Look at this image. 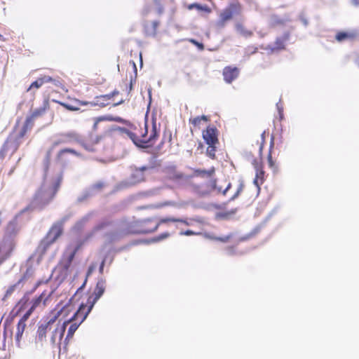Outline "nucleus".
Returning a JSON list of instances; mask_svg holds the SVG:
<instances>
[{
  "label": "nucleus",
  "instance_id": "1",
  "mask_svg": "<svg viewBox=\"0 0 359 359\" xmlns=\"http://www.w3.org/2000/svg\"><path fill=\"white\" fill-rule=\"evenodd\" d=\"M68 307H63L59 311H54L48 317L47 322L39 327L37 333L40 341L45 339L48 335L51 344L60 345L66 330V326L70 321L74 320L80 315V312H76L67 318Z\"/></svg>",
  "mask_w": 359,
  "mask_h": 359
},
{
  "label": "nucleus",
  "instance_id": "2",
  "mask_svg": "<svg viewBox=\"0 0 359 359\" xmlns=\"http://www.w3.org/2000/svg\"><path fill=\"white\" fill-rule=\"evenodd\" d=\"M60 182V176L53 179L46 177L43 184L35 194L33 205L39 208H42L46 205L55 196Z\"/></svg>",
  "mask_w": 359,
  "mask_h": 359
},
{
  "label": "nucleus",
  "instance_id": "3",
  "mask_svg": "<svg viewBox=\"0 0 359 359\" xmlns=\"http://www.w3.org/2000/svg\"><path fill=\"white\" fill-rule=\"evenodd\" d=\"M16 229L15 222L8 224L6 232L9 235H6L3 241L0 243V264L8 257L13 248V241L11 233H14Z\"/></svg>",
  "mask_w": 359,
  "mask_h": 359
},
{
  "label": "nucleus",
  "instance_id": "4",
  "mask_svg": "<svg viewBox=\"0 0 359 359\" xmlns=\"http://www.w3.org/2000/svg\"><path fill=\"white\" fill-rule=\"evenodd\" d=\"M63 221L55 223L48 231L46 236L41 241L38 247L41 254H44L49 246L53 244L62 233Z\"/></svg>",
  "mask_w": 359,
  "mask_h": 359
},
{
  "label": "nucleus",
  "instance_id": "5",
  "mask_svg": "<svg viewBox=\"0 0 359 359\" xmlns=\"http://www.w3.org/2000/svg\"><path fill=\"white\" fill-rule=\"evenodd\" d=\"M145 133L142 135V137H137L135 134L128 130H124V131L135 145L140 147L147 148L153 144V140L156 137V125L154 124L151 133L148 139L146 137V134L147 133V125H145Z\"/></svg>",
  "mask_w": 359,
  "mask_h": 359
},
{
  "label": "nucleus",
  "instance_id": "6",
  "mask_svg": "<svg viewBox=\"0 0 359 359\" xmlns=\"http://www.w3.org/2000/svg\"><path fill=\"white\" fill-rule=\"evenodd\" d=\"M145 133L142 135V137H137L135 134L128 130H124V131L135 145L140 147L147 148L153 144V140L156 137V125L154 124L151 133L148 139L146 137V134L147 133V125H145Z\"/></svg>",
  "mask_w": 359,
  "mask_h": 359
},
{
  "label": "nucleus",
  "instance_id": "7",
  "mask_svg": "<svg viewBox=\"0 0 359 359\" xmlns=\"http://www.w3.org/2000/svg\"><path fill=\"white\" fill-rule=\"evenodd\" d=\"M79 245L76 243L70 244L66 249L63 258L61 262V264L63 269L65 271V275H67V271L71 265V263L74 257V255L78 250Z\"/></svg>",
  "mask_w": 359,
  "mask_h": 359
},
{
  "label": "nucleus",
  "instance_id": "8",
  "mask_svg": "<svg viewBox=\"0 0 359 359\" xmlns=\"http://www.w3.org/2000/svg\"><path fill=\"white\" fill-rule=\"evenodd\" d=\"M85 309L86 308L83 305L81 306L79 309L76 311V312L81 311L80 315L77 318H76L74 320H72V321H70L69 323H72V324L67 331L66 339H70L73 337L74 332L78 329L80 324L86 318L89 312L88 311L84 312Z\"/></svg>",
  "mask_w": 359,
  "mask_h": 359
},
{
  "label": "nucleus",
  "instance_id": "9",
  "mask_svg": "<svg viewBox=\"0 0 359 359\" xmlns=\"http://www.w3.org/2000/svg\"><path fill=\"white\" fill-rule=\"evenodd\" d=\"M241 12L239 4H231L220 14V23L224 25L225 22L231 20L233 15H238Z\"/></svg>",
  "mask_w": 359,
  "mask_h": 359
},
{
  "label": "nucleus",
  "instance_id": "10",
  "mask_svg": "<svg viewBox=\"0 0 359 359\" xmlns=\"http://www.w3.org/2000/svg\"><path fill=\"white\" fill-rule=\"evenodd\" d=\"M154 168L151 165H145L139 168H135L131 175V184L141 182L145 179L146 173H151Z\"/></svg>",
  "mask_w": 359,
  "mask_h": 359
},
{
  "label": "nucleus",
  "instance_id": "11",
  "mask_svg": "<svg viewBox=\"0 0 359 359\" xmlns=\"http://www.w3.org/2000/svg\"><path fill=\"white\" fill-rule=\"evenodd\" d=\"M217 191L218 193L222 191V188L216 185L215 181H210L208 184L198 187L196 191L201 196L209 195L212 191Z\"/></svg>",
  "mask_w": 359,
  "mask_h": 359
},
{
  "label": "nucleus",
  "instance_id": "12",
  "mask_svg": "<svg viewBox=\"0 0 359 359\" xmlns=\"http://www.w3.org/2000/svg\"><path fill=\"white\" fill-rule=\"evenodd\" d=\"M52 293L53 291L48 293L43 292L39 297L33 300L32 305L29 309L33 311L37 307H42L48 304Z\"/></svg>",
  "mask_w": 359,
  "mask_h": 359
},
{
  "label": "nucleus",
  "instance_id": "13",
  "mask_svg": "<svg viewBox=\"0 0 359 359\" xmlns=\"http://www.w3.org/2000/svg\"><path fill=\"white\" fill-rule=\"evenodd\" d=\"M203 137L205 142L211 146L215 145L217 142L216 135V129L208 127L206 130L203 131Z\"/></svg>",
  "mask_w": 359,
  "mask_h": 359
},
{
  "label": "nucleus",
  "instance_id": "14",
  "mask_svg": "<svg viewBox=\"0 0 359 359\" xmlns=\"http://www.w3.org/2000/svg\"><path fill=\"white\" fill-rule=\"evenodd\" d=\"M239 70L236 67H227L223 70L224 79L227 83H231L238 76Z\"/></svg>",
  "mask_w": 359,
  "mask_h": 359
},
{
  "label": "nucleus",
  "instance_id": "15",
  "mask_svg": "<svg viewBox=\"0 0 359 359\" xmlns=\"http://www.w3.org/2000/svg\"><path fill=\"white\" fill-rule=\"evenodd\" d=\"M105 290V283L104 280H100L97 282L95 291L94 294L95 297L93 299V302L91 303V305L88 309V311L90 312L92 307L93 306V304L100 299V297L103 294Z\"/></svg>",
  "mask_w": 359,
  "mask_h": 359
},
{
  "label": "nucleus",
  "instance_id": "16",
  "mask_svg": "<svg viewBox=\"0 0 359 359\" xmlns=\"http://www.w3.org/2000/svg\"><path fill=\"white\" fill-rule=\"evenodd\" d=\"M62 142L65 143L80 142L81 137L75 132H69L60 135Z\"/></svg>",
  "mask_w": 359,
  "mask_h": 359
},
{
  "label": "nucleus",
  "instance_id": "17",
  "mask_svg": "<svg viewBox=\"0 0 359 359\" xmlns=\"http://www.w3.org/2000/svg\"><path fill=\"white\" fill-rule=\"evenodd\" d=\"M12 149L13 151H15L17 149V146L15 143L11 140H7L5 144H4L2 149L0 151V159H4L6 152L10 149Z\"/></svg>",
  "mask_w": 359,
  "mask_h": 359
},
{
  "label": "nucleus",
  "instance_id": "18",
  "mask_svg": "<svg viewBox=\"0 0 359 359\" xmlns=\"http://www.w3.org/2000/svg\"><path fill=\"white\" fill-rule=\"evenodd\" d=\"M25 327H26V323H24L22 322H18V323L17 325L16 332H15V340L18 345L20 344V339L22 338V336L25 331Z\"/></svg>",
  "mask_w": 359,
  "mask_h": 359
},
{
  "label": "nucleus",
  "instance_id": "19",
  "mask_svg": "<svg viewBox=\"0 0 359 359\" xmlns=\"http://www.w3.org/2000/svg\"><path fill=\"white\" fill-rule=\"evenodd\" d=\"M236 32L244 37H249L252 36V32L246 29L242 25L238 23L236 25Z\"/></svg>",
  "mask_w": 359,
  "mask_h": 359
},
{
  "label": "nucleus",
  "instance_id": "20",
  "mask_svg": "<svg viewBox=\"0 0 359 359\" xmlns=\"http://www.w3.org/2000/svg\"><path fill=\"white\" fill-rule=\"evenodd\" d=\"M263 175L264 171L259 169L257 167L256 168V175L254 180V184L259 187L261 184L263 182Z\"/></svg>",
  "mask_w": 359,
  "mask_h": 359
},
{
  "label": "nucleus",
  "instance_id": "21",
  "mask_svg": "<svg viewBox=\"0 0 359 359\" xmlns=\"http://www.w3.org/2000/svg\"><path fill=\"white\" fill-rule=\"evenodd\" d=\"M183 222V223H185L187 225H189V223L186 222L185 221L182 220V219H175L174 217H167V218H163L160 220V222L155 226V227L154 228L153 230H151V231H156L158 226L161 224H163V223H165V222Z\"/></svg>",
  "mask_w": 359,
  "mask_h": 359
},
{
  "label": "nucleus",
  "instance_id": "22",
  "mask_svg": "<svg viewBox=\"0 0 359 359\" xmlns=\"http://www.w3.org/2000/svg\"><path fill=\"white\" fill-rule=\"evenodd\" d=\"M40 79L41 80L43 85L48 82L53 83L56 86H60L61 85L60 80L53 79L49 76H43L40 77Z\"/></svg>",
  "mask_w": 359,
  "mask_h": 359
},
{
  "label": "nucleus",
  "instance_id": "23",
  "mask_svg": "<svg viewBox=\"0 0 359 359\" xmlns=\"http://www.w3.org/2000/svg\"><path fill=\"white\" fill-rule=\"evenodd\" d=\"M100 97L101 95L96 97L94 101L90 102V106H98L100 107H105L108 104L109 101H103V99H100Z\"/></svg>",
  "mask_w": 359,
  "mask_h": 359
},
{
  "label": "nucleus",
  "instance_id": "24",
  "mask_svg": "<svg viewBox=\"0 0 359 359\" xmlns=\"http://www.w3.org/2000/svg\"><path fill=\"white\" fill-rule=\"evenodd\" d=\"M193 8H196L199 11H205V12H207V13H210L211 12V10L210 8L205 6V5H201V4H192L191 5L189 6V9H193Z\"/></svg>",
  "mask_w": 359,
  "mask_h": 359
},
{
  "label": "nucleus",
  "instance_id": "25",
  "mask_svg": "<svg viewBox=\"0 0 359 359\" xmlns=\"http://www.w3.org/2000/svg\"><path fill=\"white\" fill-rule=\"evenodd\" d=\"M208 120L206 116H196L192 119H190V122L195 126H200L202 121H207Z\"/></svg>",
  "mask_w": 359,
  "mask_h": 359
},
{
  "label": "nucleus",
  "instance_id": "26",
  "mask_svg": "<svg viewBox=\"0 0 359 359\" xmlns=\"http://www.w3.org/2000/svg\"><path fill=\"white\" fill-rule=\"evenodd\" d=\"M215 172L214 168H212L209 170H198L196 171V173L197 175H201L203 177H210Z\"/></svg>",
  "mask_w": 359,
  "mask_h": 359
},
{
  "label": "nucleus",
  "instance_id": "27",
  "mask_svg": "<svg viewBox=\"0 0 359 359\" xmlns=\"http://www.w3.org/2000/svg\"><path fill=\"white\" fill-rule=\"evenodd\" d=\"M349 38H351V34H348V33H346V32L339 33L336 36V39L338 41H344V40H345L346 39H349Z\"/></svg>",
  "mask_w": 359,
  "mask_h": 359
},
{
  "label": "nucleus",
  "instance_id": "28",
  "mask_svg": "<svg viewBox=\"0 0 359 359\" xmlns=\"http://www.w3.org/2000/svg\"><path fill=\"white\" fill-rule=\"evenodd\" d=\"M118 93V90H114L111 93L101 95L100 99H103V101H109L113 97Z\"/></svg>",
  "mask_w": 359,
  "mask_h": 359
},
{
  "label": "nucleus",
  "instance_id": "29",
  "mask_svg": "<svg viewBox=\"0 0 359 359\" xmlns=\"http://www.w3.org/2000/svg\"><path fill=\"white\" fill-rule=\"evenodd\" d=\"M206 236L208 238H210V239H213V240L219 241H221V242H223V243H226L231 237V235H228V236H224V237H214V236H212L210 235H207Z\"/></svg>",
  "mask_w": 359,
  "mask_h": 359
},
{
  "label": "nucleus",
  "instance_id": "30",
  "mask_svg": "<svg viewBox=\"0 0 359 359\" xmlns=\"http://www.w3.org/2000/svg\"><path fill=\"white\" fill-rule=\"evenodd\" d=\"M43 85V83L40 78H39L36 81H34L29 86L28 90H31L33 88H39Z\"/></svg>",
  "mask_w": 359,
  "mask_h": 359
},
{
  "label": "nucleus",
  "instance_id": "31",
  "mask_svg": "<svg viewBox=\"0 0 359 359\" xmlns=\"http://www.w3.org/2000/svg\"><path fill=\"white\" fill-rule=\"evenodd\" d=\"M38 115H39V113L36 111V112H34L31 116L27 118L25 128H27L29 126V125L32 123L33 119L35 117H36Z\"/></svg>",
  "mask_w": 359,
  "mask_h": 359
},
{
  "label": "nucleus",
  "instance_id": "32",
  "mask_svg": "<svg viewBox=\"0 0 359 359\" xmlns=\"http://www.w3.org/2000/svg\"><path fill=\"white\" fill-rule=\"evenodd\" d=\"M168 236H169V233H163L161 235H160L158 236H156L154 238H153L151 240V242H158V241H162L164 238H168Z\"/></svg>",
  "mask_w": 359,
  "mask_h": 359
},
{
  "label": "nucleus",
  "instance_id": "33",
  "mask_svg": "<svg viewBox=\"0 0 359 359\" xmlns=\"http://www.w3.org/2000/svg\"><path fill=\"white\" fill-rule=\"evenodd\" d=\"M215 145H208V147L207 149V154H208V156L211 158H214L215 157Z\"/></svg>",
  "mask_w": 359,
  "mask_h": 359
},
{
  "label": "nucleus",
  "instance_id": "34",
  "mask_svg": "<svg viewBox=\"0 0 359 359\" xmlns=\"http://www.w3.org/2000/svg\"><path fill=\"white\" fill-rule=\"evenodd\" d=\"M32 313V309H29V310L24 314V316L21 318L19 322H22L26 323L27 320L29 318V316Z\"/></svg>",
  "mask_w": 359,
  "mask_h": 359
},
{
  "label": "nucleus",
  "instance_id": "35",
  "mask_svg": "<svg viewBox=\"0 0 359 359\" xmlns=\"http://www.w3.org/2000/svg\"><path fill=\"white\" fill-rule=\"evenodd\" d=\"M283 41L280 39H278L276 41V47L272 48V50L274 49H281L283 48Z\"/></svg>",
  "mask_w": 359,
  "mask_h": 359
},
{
  "label": "nucleus",
  "instance_id": "36",
  "mask_svg": "<svg viewBox=\"0 0 359 359\" xmlns=\"http://www.w3.org/2000/svg\"><path fill=\"white\" fill-rule=\"evenodd\" d=\"M65 144L64 142H62V138H61V136L60 135L58 137V138H57L56 140H55L53 142V144H52V147L51 149H53L54 147L58 146L59 144Z\"/></svg>",
  "mask_w": 359,
  "mask_h": 359
},
{
  "label": "nucleus",
  "instance_id": "37",
  "mask_svg": "<svg viewBox=\"0 0 359 359\" xmlns=\"http://www.w3.org/2000/svg\"><path fill=\"white\" fill-rule=\"evenodd\" d=\"M101 120H106V121H119L121 120L120 118H114L111 116H107L105 117H103L101 118Z\"/></svg>",
  "mask_w": 359,
  "mask_h": 359
},
{
  "label": "nucleus",
  "instance_id": "38",
  "mask_svg": "<svg viewBox=\"0 0 359 359\" xmlns=\"http://www.w3.org/2000/svg\"><path fill=\"white\" fill-rule=\"evenodd\" d=\"M66 152L71 153V154H75V155L77 154L76 151L75 150H74V149H62V150H61L60 151L59 154L62 155L63 153H66Z\"/></svg>",
  "mask_w": 359,
  "mask_h": 359
},
{
  "label": "nucleus",
  "instance_id": "39",
  "mask_svg": "<svg viewBox=\"0 0 359 359\" xmlns=\"http://www.w3.org/2000/svg\"><path fill=\"white\" fill-rule=\"evenodd\" d=\"M243 189V185L241 184L239 188L238 189L236 193L231 198V201H233L236 198L238 197V196L239 195V194L241 193V191H242Z\"/></svg>",
  "mask_w": 359,
  "mask_h": 359
},
{
  "label": "nucleus",
  "instance_id": "40",
  "mask_svg": "<svg viewBox=\"0 0 359 359\" xmlns=\"http://www.w3.org/2000/svg\"><path fill=\"white\" fill-rule=\"evenodd\" d=\"M180 234L181 235H184V236H191V235H194V234H196V233H194V231H191V230H187L186 231L180 232Z\"/></svg>",
  "mask_w": 359,
  "mask_h": 359
},
{
  "label": "nucleus",
  "instance_id": "41",
  "mask_svg": "<svg viewBox=\"0 0 359 359\" xmlns=\"http://www.w3.org/2000/svg\"><path fill=\"white\" fill-rule=\"evenodd\" d=\"M62 105H63L65 108H67V109H69V110H71V111H76V110H78V109H78V108H76V107H73V106H72V105H69V104H62Z\"/></svg>",
  "mask_w": 359,
  "mask_h": 359
},
{
  "label": "nucleus",
  "instance_id": "42",
  "mask_svg": "<svg viewBox=\"0 0 359 359\" xmlns=\"http://www.w3.org/2000/svg\"><path fill=\"white\" fill-rule=\"evenodd\" d=\"M88 218L87 217L83 218L80 222H79L77 224H76V227H77L78 229L80 228V225H81L83 223H84L86 221H87Z\"/></svg>",
  "mask_w": 359,
  "mask_h": 359
},
{
  "label": "nucleus",
  "instance_id": "43",
  "mask_svg": "<svg viewBox=\"0 0 359 359\" xmlns=\"http://www.w3.org/2000/svg\"><path fill=\"white\" fill-rule=\"evenodd\" d=\"M15 287V285H13V286H11L6 292V294L8 295V294H11L13 291L14 290Z\"/></svg>",
  "mask_w": 359,
  "mask_h": 359
},
{
  "label": "nucleus",
  "instance_id": "44",
  "mask_svg": "<svg viewBox=\"0 0 359 359\" xmlns=\"http://www.w3.org/2000/svg\"><path fill=\"white\" fill-rule=\"evenodd\" d=\"M276 107H277V109H278V110L279 111V114L281 115L283 107H281L280 103H277Z\"/></svg>",
  "mask_w": 359,
  "mask_h": 359
},
{
  "label": "nucleus",
  "instance_id": "45",
  "mask_svg": "<svg viewBox=\"0 0 359 359\" xmlns=\"http://www.w3.org/2000/svg\"><path fill=\"white\" fill-rule=\"evenodd\" d=\"M105 225V223H101L100 224L97 225L95 228V231H97L101 228H102Z\"/></svg>",
  "mask_w": 359,
  "mask_h": 359
},
{
  "label": "nucleus",
  "instance_id": "46",
  "mask_svg": "<svg viewBox=\"0 0 359 359\" xmlns=\"http://www.w3.org/2000/svg\"><path fill=\"white\" fill-rule=\"evenodd\" d=\"M230 187H231V184L229 183L227 187H226V189L223 191V194H225L226 193V191L229 189Z\"/></svg>",
  "mask_w": 359,
  "mask_h": 359
},
{
  "label": "nucleus",
  "instance_id": "47",
  "mask_svg": "<svg viewBox=\"0 0 359 359\" xmlns=\"http://www.w3.org/2000/svg\"><path fill=\"white\" fill-rule=\"evenodd\" d=\"M301 20H302V23H303L305 26H306V25H307L308 22H307V20H306L305 18H301Z\"/></svg>",
  "mask_w": 359,
  "mask_h": 359
},
{
  "label": "nucleus",
  "instance_id": "48",
  "mask_svg": "<svg viewBox=\"0 0 359 359\" xmlns=\"http://www.w3.org/2000/svg\"><path fill=\"white\" fill-rule=\"evenodd\" d=\"M269 163L270 166L273 165V161L271 160V155L269 156Z\"/></svg>",
  "mask_w": 359,
  "mask_h": 359
},
{
  "label": "nucleus",
  "instance_id": "49",
  "mask_svg": "<svg viewBox=\"0 0 359 359\" xmlns=\"http://www.w3.org/2000/svg\"><path fill=\"white\" fill-rule=\"evenodd\" d=\"M197 46H198L201 49H203V44L201 43H199L198 42H197V43L196 44Z\"/></svg>",
  "mask_w": 359,
  "mask_h": 359
},
{
  "label": "nucleus",
  "instance_id": "50",
  "mask_svg": "<svg viewBox=\"0 0 359 359\" xmlns=\"http://www.w3.org/2000/svg\"><path fill=\"white\" fill-rule=\"evenodd\" d=\"M132 63H133V67L135 69V74H137V68H136L135 63L134 62H133Z\"/></svg>",
  "mask_w": 359,
  "mask_h": 359
},
{
  "label": "nucleus",
  "instance_id": "51",
  "mask_svg": "<svg viewBox=\"0 0 359 359\" xmlns=\"http://www.w3.org/2000/svg\"><path fill=\"white\" fill-rule=\"evenodd\" d=\"M123 102V100H121L120 102H117V103L114 104V106H118V105H119V104H122Z\"/></svg>",
  "mask_w": 359,
  "mask_h": 359
},
{
  "label": "nucleus",
  "instance_id": "52",
  "mask_svg": "<svg viewBox=\"0 0 359 359\" xmlns=\"http://www.w3.org/2000/svg\"><path fill=\"white\" fill-rule=\"evenodd\" d=\"M104 262V260H103V262H102V264H101V266H100V271H102V269H103Z\"/></svg>",
  "mask_w": 359,
  "mask_h": 359
},
{
  "label": "nucleus",
  "instance_id": "53",
  "mask_svg": "<svg viewBox=\"0 0 359 359\" xmlns=\"http://www.w3.org/2000/svg\"><path fill=\"white\" fill-rule=\"evenodd\" d=\"M353 1V3L355 4V5H358L359 4V2L357 1V0H352Z\"/></svg>",
  "mask_w": 359,
  "mask_h": 359
},
{
  "label": "nucleus",
  "instance_id": "54",
  "mask_svg": "<svg viewBox=\"0 0 359 359\" xmlns=\"http://www.w3.org/2000/svg\"><path fill=\"white\" fill-rule=\"evenodd\" d=\"M101 187H102V184H96V185L95 186V187H97V189L101 188Z\"/></svg>",
  "mask_w": 359,
  "mask_h": 359
},
{
  "label": "nucleus",
  "instance_id": "55",
  "mask_svg": "<svg viewBox=\"0 0 359 359\" xmlns=\"http://www.w3.org/2000/svg\"><path fill=\"white\" fill-rule=\"evenodd\" d=\"M191 41L195 45L197 43V41L194 39L191 40Z\"/></svg>",
  "mask_w": 359,
  "mask_h": 359
},
{
  "label": "nucleus",
  "instance_id": "56",
  "mask_svg": "<svg viewBox=\"0 0 359 359\" xmlns=\"http://www.w3.org/2000/svg\"><path fill=\"white\" fill-rule=\"evenodd\" d=\"M162 12H163V8H162V7H161V8H159V13H161Z\"/></svg>",
  "mask_w": 359,
  "mask_h": 359
},
{
  "label": "nucleus",
  "instance_id": "57",
  "mask_svg": "<svg viewBox=\"0 0 359 359\" xmlns=\"http://www.w3.org/2000/svg\"><path fill=\"white\" fill-rule=\"evenodd\" d=\"M356 62H357V64L359 65V57L357 59Z\"/></svg>",
  "mask_w": 359,
  "mask_h": 359
},
{
  "label": "nucleus",
  "instance_id": "58",
  "mask_svg": "<svg viewBox=\"0 0 359 359\" xmlns=\"http://www.w3.org/2000/svg\"><path fill=\"white\" fill-rule=\"evenodd\" d=\"M130 89H132V83H130Z\"/></svg>",
  "mask_w": 359,
  "mask_h": 359
},
{
  "label": "nucleus",
  "instance_id": "59",
  "mask_svg": "<svg viewBox=\"0 0 359 359\" xmlns=\"http://www.w3.org/2000/svg\"><path fill=\"white\" fill-rule=\"evenodd\" d=\"M1 37H2V36L0 34V38H1Z\"/></svg>",
  "mask_w": 359,
  "mask_h": 359
}]
</instances>
